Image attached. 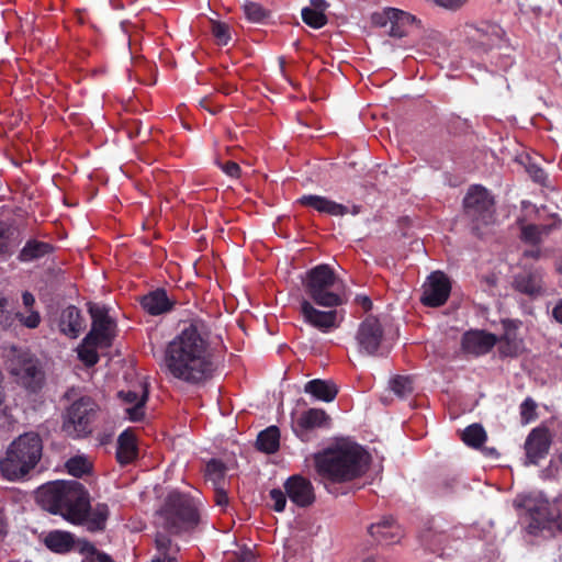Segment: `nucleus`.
<instances>
[{
	"mask_svg": "<svg viewBox=\"0 0 562 562\" xmlns=\"http://www.w3.org/2000/svg\"><path fill=\"white\" fill-rule=\"evenodd\" d=\"M166 372L190 385H199L214 371L210 329L202 319H192L166 346Z\"/></svg>",
	"mask_w": 562,
	"mask_h": 562,
	"instance_id": "obj_1",
	"label": "nucleus"
},
{
	"mask_svg": "<svg viewBox=\"0 0 562 562\" xmlns=\"http://www.w3.org/2000/svg\"><path fill=\"white\" fill-rule=\"evenodd\" d=\"M313 460L325 490L337 495V484L351 482L368 471L371 456L360 445L342 441L314 453Z\"/></svg>",
	"mask_w": 562,
	"mask_h": 562,
	"instance_id": "obj_2",
	"label": "nucleus"
},
{
	"mask_svg": "<svg viewBox=\"0 0 562 562\" xmlns=\"http://www.w3.org/2000/svg\"><path fill=\"white\" fill-rule=\"evenodd\" d=\"M38 505L72 525H83L90 510V495L78 481L48 482L36 492Z\"/></svg>",
	"mask_w": 562,
	"mask_h": 562,
	"instance_id": "obj_3",
	"label": "nucleus"
},
{
	"mask_svg": "<svg viewBox=\"0 0 562 562\" xmlns=\"http://www.w3.org/2000/svg\"><path fill=\"white\" fill-rule=\"evenodd\" d=\"M42 453L43 441L38 434L30 431L20 435L0 460V471L9 481L22 480L37 465Z\"/></svg>",
	"mask_w": 562,
	"mask_h": 562,
	"instance_id": "obj_4",
	"label": "nucleus"
},
{
	"mask_svg": "<svg viewBox=\"0 0 562 562\" xmlns=\"http://www.w3.org/2000/svg\"><path fill=\"white\" fill-rule=\"evenodd\" d=\"M157 515L161 527L172 535L192 530L200 522V513L194 499L180 492L169 493Z\"/></svg>",
	"mask_w": 562,
	"mask_h": 562,
	"instance_id": "obj_5",
	"label": "nucleus"
},
{
	"mask_svg": "<svg viewBox=\"0 0 562 562\" xmlns=\"http://www.w3.org/2000/svg\"><path fill=\"white\" fill-rule=\"evenodd\" d=\"M336 274L334 270L325 263L315 266L306 271L302 279V284L307 300L314 304L335 308L342 305L346 300L335 291Z\"/></svg>",
	"mask_w": 562,
	"mask_h": 562,
	"instance_id": "obj_6",
	"label": "nucleus"
},
{
	"mask_svg": "<svg viewBox=\"0 0 562 562\" xmlns=\"http://www.w3.org/2000/svg\"><path fill=\"white\" fill-rule=\"evenodd\" d=\"M98 405L90 396H81L66 409L63 431L72 438H83L92 432Z\"/></svg>",
	"mask_w": 562,
	"mask_h": 562,
	"instance_id": "obj_7",
	"label": "nucleus"
},
{
	"mask_svg": "<svg viewBox=\"0 0 562 562\" xmlns=\"http://www.w3.org/2000/svg\"><path fill=\"white\" fill-rule=\"evenodd\" d=\"M355 339L360 355L384 357L389 353L384 327L373 315L367 316L359 324Z\"/></svg>",
	"mask_w": 562,
	"mask_h": 562,
	"instance_id": "obj_8",
	"label": "nucleus"
},
{
	"mask_svg": "<svg viewBox=\"0 0 562 562\" xmlns=\"http://www.w3.org/2000/svg\"><path fill=\"white\" fill-rule=\"evenodd\" d=\"M463 209L473 223V229L490 224L494 215V199L482 186H472L463 199Z\"/></svg>",
	"mask_w": 562,
	"mask_h": 562,
	"instance_id": "obj_9",
	"label": "nucleus"
},
{
	"mask_svg": "<svg viewBox=\"0 0 562 562\" xmlns=\"http://www.w3.org/2000/svg\"><path fill=\"white\" fill-rule=\"evenodd\" d=\"M88 311L92 319V325L90 331L83 338L85 344L89 346L110 347L113 340L112 328L114 327V322L109 316L108 308L90 303Z\"/></svg>",
	"mask_w": 562,
	"mask_h": 562,
	"instance_id": "obj_10",
	"label": "nucleus"
},
{
	"mask_svg": "<svg viewBox=\"0 0 562 562\" xmlns=\"http://www.w3.org/2000/svg\"><path fill=\"white\" fill-rule=\"evenodd\" d=\"M504 35V30L494 23L465 25L467 43L477 54L490 52L503 41Z\"/></svg>",
	"mask_w": 562,
	"mask_h": 562,
	"instance_id": "obj_11",
	"label": "nucleus"
},
{
	"mask_svg": "<svg viewBox=\"0 0 562 562\" xmlns=\"http://www.w3.org/2000/svg\"><path fill=\"white\" fill-rule=\"evenodd\" d=\"M291 419L292 431L302 442H308L315 429L327 428L330 424L329 415L322 408H308L296 417L292 414Z\"/></svg>",
	"mask_w": 562,
	"mask_h": 562,
	"instance_id": "obj_12",
	"label": "nucleus"
},
{
	"mask_svg": "<svg viewBox=\"0 0 562 562\" xmlns=\"http://www.w3.org/2000/svg\"><path fill=\"white\" fill-rule=\"evenodd\" d=\"M544 274L542 268H525L514 276L512 286L516 292L528 296L530 300H537L547 293Z\"/></svg>",
	"mask_w": 562,
	"mask_h": 562,
	"instance_id": "obj_13",
	"label": "nucleus"
},
{
	"mask_svg": "<svg viewBox=\"0 0 562 562\" xmlns=\"http://www.w3.org/2000/svg\"><path fill=\"white\" fill-rule=\"evenodd\" d=\"M300 314L304 323L317 328L322 333H329L333 328L338 327L336 310L321 311L317 310L313 302L302 297L300 301Z\"/></svg>",
	"mask_w": 562,
	"mask_h": 562,
	"instance_id": "obj_14",
	"label": "nucleus"
},
{
	"mask_svg": "<svg viewBox=\"0 0 562 562\" xmlns=\"http://www.w3.org/2000/svg\"><path fill=\"white\" fill-rule=\"evenodd\" d=\"M283 488L289 499L297 507H310L316 499L312 482L301 474L289 476L283 483Z\"/></svg>",
	"mask_w": 562,
	"mask_h": 562,
	"instance_id": "obj_15",
	"label": "nucleus"
},
{
	"mask_svg": "<svg viewBox=\"0 0 562 562\" xmlns=\"http://www.w3.org/2000/svg\"><path fill=\"white\" fill-rule=\"evenodd\" d=\"M450 291L451 284L447 276L436 271L429 276L420 301L426 306L439 307L447 302Z\"/></svg>",
	"mask_w": 562,
	"mask_h": 562,
	"instance_id": "obj_16",
	"label": "nucleus"
},
{
	"mask_svg": "<svg viewBox=\"0 0 562 562\" xmlns=\"http://www.w3.org/2000/svg\"><path fill=\"white\" fill-rule=\"evenodd\" d=\"M497 344V336L485 330H469L462 335L463 353L480 357L488 353Z\"/></svg>",
	"mask_w": 562,
	"mask_h": 562,
	"instance_id": "obj_17",
	"label": "nucleus"
},
{
	"mask_svg": "<svg viewBox=\"0 0 562 562\" xmlns=\"http://www.w3.org/2000/svg\"><path fill=\"white\" fill-rule=\"evenodd\" d=\"M551 446V436L547 428H533L526 441L525 451L528 463L537 465L540 460L544 459Z\"/></svg>",
	"mask_w": 562,
	"mask_h": 562,
	"instance_id": "obj_18",
	"label": "nucleus"
},
{
	"mask_svg": "<svg viewBox=\"0 0 562 562\" xmlns=\"http://www.w3.org/2000/svg\"><path fill=\"white\" fill-rule=\"evenodd\" d=\"M504 333L498 338V351L502 357H517L524 350V340L518 336L519 321L505 319L502 322Z\"/></svg>",
	"mask_w": 562,
	"mask_h": 562,
	"instance_id": "obj_19",
	"label": "nucleus"
},
{
	"mask_svg": "<svg viewBox=\"0 0 562 562\" xmlns=\"http://www.w3.org/2000/svg\"><path fill=\"white\" fill-rule=\"evenodd\" d=\"M12 373L32 392L40 390L44 382V372L38 361L31 357L22 358L19 364L12 369Z\"/></svg>",
	"mask_w": 562,
	"mask_h": 562,
	"instance_id": "obj_20",
	"label": "nucleus"
},
{
	"mask_svg": "<svg viewBox=\"0 0 562 562\" xmlns=\"http://www.w3.org/2000/svg\"><path fill=\"white\" fill-rule=\"evenodd\" d=\"M368 531L375 540L384 544L397 543L404 536L402 527L392 516L383 517L378 522L370 525Z\"/></svg>",
	"mask_w": 562,
	"mask_h": 562,
	"instance_id": "obj_21",
	"label": "nucleus"
},
{
	"mask_svg": "<svg viewBox=\"0 0 562 562\" xmlns=\"http://www.w3.org/2000/svg\"><path fill=\"white\" fill-rule=\"evenodd\" d=\"M80 540H76L75 535L69 531L56 529L44 536L43 543L53 553L67 554L72 550L78 551Z\"/></svg>",
	"mask_w": 562,
	"mask_h": 562,
	"instance_id": "obj_22",
	"label": "nucleus"
},
{
	"mask_svg": "<svg viewBox=\"0 0 562 562\" xmlns=\"http://www.w3.org/2000/svg\"><path fill=\"white\" fill-rule=\"evenodd\" d=\"M297 203L330 216H344L349 212L346 205L316 194H304L297 199Z\"/></svg>",
	"mask_w": 562,
	"mask_h": 562,
	"instance_id": "obj_23",
	"label": "nucleus"
},
{
	"mask_svg": "<svg viewBox=\"0 0 562 562\" xmlns=\"http://www.w3.org/2000/svg\"><path fill=\"white\" fill-rule=\"evenodd\" d=\"M85 318L75 305L65 307L58 319L59 331L68 338L75 339L85 329Z\"/></svg>",
	"mask_w": 562,
	"mask_h": 562,
	"instance_id": "obj_24",
	"label": "nucleus"
},
{
	"mask_svg": "<svg viewBox=\"0 0 562 562\" xmlns=\"http://www.w3.org/2000/svg\"><path fill=\"white\" fill-rule=\"evenodd\" d=\"M139 304L146 313L157 316L171 311L175 302L168 297L165 289L158 288L143 295L139 299Z\"/></svg>",
	"mask_w": 562,
	"mask_h": 562,
	"instance_id": "obj_25",
	"label": "nucleus"
},
{
	"mask_svg": "<svg viewBox=\"0 0 562 562\" xmlns=\"http://www.w3.org/2000/svg\"><path fill=\"white\" fill-rule=\"evenodd\" d=\"M119 397L126 404H133L126 408V414L132 422H140L145 417V405L148 400V390L146 385H142V394L136 391H120Z\"/></svg>",
	"mask_w": 562,
	"mask_h": 562,
	"instance_id": "obj_26",
	"label": "nucleus"
},
{
	"mask_svg": "<svg viewBox=\"0 0 562 562\" xmlns=\"http://www.w3.org/2000/svg\"><path fill=\"white\" fill-rule=\"evenodd\" d=\"M138 456L135 435L131 430L120 434L116 445V460L121 465L132 463Z\"/></svg>",
	"mask_w": 562,
	"mask_h": 562,
	"instance_id": "obj_27",
	"label": "nucleus"
},
{
	"mask_svg": "<svg viewBox=\"0 0 562 562\" xmlns=\"http://www.w3.org/2000/svg\"><path fill=\"white\" fill-rule=\"evenodd\" d=\"M54 246L49 243L35 238L29 239L18 255L20 262H32L40 260L54 251Z\"/></svg>",
	"mask_w": 562,
	"mask_h": 562,
	"instance_id": "obj_28",
	"label": "nucleus"
},
{
	"mask_svg": "<svg viewBox=\"0 0 562 562\" xmlns=\"http://www.w3.org/2000/svg\"><path fill=\"white\" fill-rule=\"evenodd\" d=\"M391 14L389 35L402 38L408 35V29L416 22V18L405 11L389 8Z\"/></svg>",
	"mask_w": 562,
	"mask_h": 562,
	"instance_id": "obj_29",
	"label": "nucleus"
},
{
	"mask_svg": "<svg viewBox=\"0 0 562 562\" xmlns=\"http://www.w3.org/2000/svg\"><path fill=\"white\" fill-rule=\"evenodd\" d=\"M22 243L20 231L16 226L0 222V255L10 256Z\"/></svg>",
	"mask_w": 562,
	"mask_h": 562,
	"instance_id": "obj_30",
	"label": "nucleus"
},
{
	"mask_svg": "<svg viewBox=\"0 0 562 562\" xmlns=\"http://www.w3.org/2000/svg\"><path fill=\"white\" fill-rule=\"evenodd\" d=\"M304 391L323 402L334 401L338 393L334 383L321 379L308 381L304 386Z\"/></svg>",
	"mask_w": 562,
	"mask_h": 562,
	"instance_id": "obj_31",
	"label": "nucleus"
},
{
	"mask_svg": "<svg viewBox=\"0 0 562 562\" xmlns=\"http://www.w3.org/2000/svg\"><path fill=\"white\" fill-rule=\"evenodd\" d=\"M256 447L259 451L271 454L279 450L280 430L277 426H269L261 430L256 440Z\"/></svg>",
	"mask_w": 562,
	"mask_h": 562,
	"instance_id": "obj_32",
	"label": "nucleus"
},
{
	"mask_svg": "<svg viewBox=\"0 0 562 562\" xmlns=\"http://www.w3.org/2000/svg\"><path fill=\"white\" fill-rule=\"evenodd\" d=\"M109 515V506L105 503H98L93 508L90 506L87 520L83 524H87L89 531H103Z\"/></svg>",
	"mask_w": 562,
	"mask_h": 562,
	"instance_id": "obj_33",
	"label": "nucleus"
},
{
	"mask_svg": "<svg viewBox=\"0 0 562 562\" xmlns=\"http://www.w3.org/2000/svg\"><path fill=\"white\" fill-rule=\"evenodd\" d=\"M529 513L530 521L528 529L531 533H536L547 527L548 524V505L540 504L535 506L525 505Z\"/></svg>",
	"mask_w": 562,
	"mask_h": 562,
	"instance_id": "obj_34",
	"label": "nucleus"
},
{
	"mask_svg": "<svg viewBox=\"0 0 562 562\" xmlns=\"http://www.w3.org/2000/svg\"><path fill=\"white\" fill-rule=\"evenodd\" d=\"M422 541L428 550L442 557L449 536L445 531L428 530L422 536Z\"/></svg>",
	"mask_w": 562,
	"mask_h": 562,
	"instance_id": "obj_35",
	"label": "nucleus"
},
{
	"mask_svg": "<svg viewBox=\"0 0 562 562\" xmlns=\"http://www.w3.org/2000/svg\"><path fill=\"white\" fill-rule=\"evenodd\" d=\"M462 441L472 448H480L487 439L485 429L481 424H471L462 432Z\"/></svg>",
	"mask_w": 562,
	"mask_h": 562,
	"instance_id": "obj_36",
	"label": "nucleus"
},
{
	"mask_svg": "<svg viewBox=\"0 0 562 562\" xmlns=\"http://www.w3.org/2000/svg\"><path fill=\"white\" fill-rule=\"evenodd\" d=\"M78 552L85 555V561L87 562H114L108 553L99 551L94 544L88 540L79 541Z\"/></svg>",
	"mask_w": 562,
	"mask_h": 562,
	"instance_id": "obj_37",
	"label": "nucleus"
},
{
	"mask_svg": "<svg viewBox=\"0 0 562 562\" xmlns=\"http://www.w3.org/2000/svg\"><path fill=\"white\" fill-rule=\"evenodd\" d=\"M155 543L160 554L158 558L161 559L169 560L171 558H176V554L180 550L178 544L173 543L170 537L164 532H157Z\"/></svg>",
	"mask_w": 562,
	"mask_h": 562,
	"instance_id": "obj_38",
	"label": "nucleus"
},
{
	"mask_svg": "<svg viewBox=\"0 0 562 562\" xmlns=\"http://www.w3.org/2000/svg\"><path fill=\"white\" fill-rule=\"evenodd\" d=\"M243 9L247 20L252 23H265L271 15L268 9L254 1L246 2Z\"/></svg>",
	"mask_w": 562,
	"mask_h": 562,
	"instance_id": "obj_39",
	"label": "nucleus"
},
{
	"mask_svg": "<svg viewBox=\"0 0 562 562\" xmlns=\"http://www.w3.org/2000/svg\"><path fill=\"white\" fill-rule=\"evenodd\" d=\"M302 21L312 29L318 30L328 23L326 14L310 7H305L301 11Z\"/></svg>",
	"mask_w": 562,
	"mask_h": 562,
	"instance_id": "obj_40",
	"label": "nucleus"
},
{
	"mask_svg": "<svg viewBox=\"0 0 562 562\" xmlns=\"http://www.w3.org/2000/svg\"><path fill=\"white\" fill-rule=\"evenodd\" d=\"M226 464L218 459H211L205 465V476L211 480L214 485H220L226 474Z\"/></svg>",
	"mask_w": 562,
	"mask_h": 562,
	"instance_id": "obj_41",
	"label": "nucleus"
},
{
	"mask_svg": "<svg viewBox=\"0 0 562 562\" xmlns=\"http://www.w3.org/2000/svg\"><path fill=\"white\" fill-rule=\"evenodd\" d=\"M66 468L68 473L72 476L81 477L90 472L91 464L83 457H74L66 462Z\"/></svg>",
	"mask_w": 562,
	"mask_h": 562,
	"instance_id": "obj_42",
	"label": "nucleus"
},
{
	"mask_svg": "<svg viewBox=\"0 0 562 562\" xmlns=\"http://www.w3.org/2000/svg\"><path fill=\"white\" fill-rule=\"evenodd\" d=\"M390 385L391 390L401 397L413 392V381L409 376L396 375L391 380Z\"/></svg>",
	"mask_w": 562,
	"mask_h": 562,
	"instance_id": "obj_43",
	"label": "nucleus"
},
{
	"mask_svg": "<svg viewBox=\"0 0 562 562\" xmlns=\"http://www.w3.org/2000/svg\"><path fill=\"white\" fill-rule=\"evenodd\" d=\"M542 233V226L536 224H528L522 226L521 228V239L526 243L536 246L541 241Z\"/></svg>",
	"mask_w": 562,
	"mask_h": 562,
	"instance_id": "obj_44",
	"label": "nucleus"
},
{
	"mask_svg": "<svg viewBox=\"0 0 562 562\" xmlns=\"http://www.w3.org/2000/svg\"><path fill=\"white\" fill-rule=\"evenodd\" d=\"M212 35L215 37L217 44L227 45L231 40L229 26L225 22L212 21L211 25Z\"/></svg>",
	"mask_w": 562,
	"mask_h": 562,
	"instance_id": "obj_45",
	"label": "nucleus"
},
{
	"mask_svg": "<svg viewBox=\"0 0 562 562\" xmlns=\"http://www.w3.org/2000/svg\"><path fill=\"white\" fill-rule=\"evenodd\" d=\"M98 346L86 345L82 340V346L78 350L79 359L89 368L95 366L99 361V355L95 349Z\"/></svg>",
	"mask_w": 562,
	"mask_h": 562,
	"instance_id": "obj_46",
	"label": "nucleus"
},
{
	"mask_svg": "<svg viewBox=\"0 0 562 562\" xmlns=\"http://www.w3.org/2000/svg\"><path fill=\"white\" fill-rule=\"evenodd\" d=\"M520 417L522 423L528 424L537 419V403L527 397L520 405Z\"/></svg>",
	"mask_w": 562,
	"mask_h": 562,
	"instance_id": "obj_47",
	"label": "nucleus"
},
{
	"mask_svg": "<svg viewBox=\"0 0 562 562\" xmlns=\"http://www.w3.org/2000/svg\"><path fill=\"white\" fill-rule=\"evenodd\" d=\"M526 169L533 182H536L542 187H548V188L550 187L548 175L543 168H541L540 166H538L536 164L530 162Z\"/></svg>",
	"mask_w": 562,
	"mask_h": 562,
	"instance_id": "obj_48",
	"label": "nucleus"
},
{
	"mask_svg": "<svg viewBox=\"0 0 562 562\" xmlns=\"http://www.w3.org/2000/svg\"><path fill=\"white\" fill-rule=\"evenodd\" d=\"M269 497L272 502L271 507L274 512L282 513L285 509L288 498L285 491L272 488L269 492Z\"/></svg>",
	"mask_w": 562,
	"mask_h": 562,
	"instance_id": "obj_49",
	"label": "nucleus"
},
{
	"mask_svg": "<svg viewBox=\"0 0 562 562\" xmlns=\"http://www.w3.org/2000/svg\"><path fill=\"white\" fill-rule=\"evenodd\" d=\"M15 318H18L23 326L30 329L37 328L42 319L40 313L35 310L29 311V315L18 312L15 314Z\"/></svg>",
	"mask_w": 562,
	"mask_h": 562,
	"instance_id": "obj_50",
	"label": "nucleus"
},
{
	"mask_svg": "<svg viewBox=\"0 0 562 562\" xmlns=\"http://www.w3.org/2000/svg\"><path fill=\"white\" fill-rule=\"evenodd\" d=\"M8 300L3 296H0V327L5 329L10 327L14 321L11 312L7 310Z\"/></svg>",
	"mask_w": 562,
	"mask_h": 562,
	"instance_id": "obj_51",
	"label": "nucleus"
},
{
	"mask_svg": "<svg viewBox=\"0 0 562 562\" xmlns=\"http://www.w3.org/2000/svg\"><path fill=\"white\" fill-rule=\"evenodd\" d=\"M218 166L222 169V171L231 178L238 179L241 175L240 166L233 160L220 164Z\"/></svg>",
	"mask_w": 562,
	"mask_h": 562,
	"instance_id": "obj_52",
	"label": "nucleus"
},
{
	"mask_svg": "<svg viewBox=\"0 0 562 562\" xmlns=\"http://www.w3.org/2000/svg\"><path fill=\"white\" fill-rule=\"evenodd\" d=\"M371 20L375 26L380 27H384L390 24L391 14L389 13V8H386L383 12L373 13Z\"/></svg>",
	"mask_w": 562,
	"mask_h": 562,
	"instance_id": "obj_53",
	"label": "nucleus"
},
{
	"mask_svg": "<svg viewBox=\"0 0 562 562\" xmlns=\"http://www.w3.org/2000/svg\"><path fill=\"white\" fill-rule=\"evenodd\" d=\"M9 533V521L5 509L0 505V542H2Z\"/></svg>",
	"mask_w": 562,
	"mask_h": 562,
	"instance_id": "obj_54",
	"label": "nucleus"
},
{
	"mask_svg": "<svg viewBox=\"0 0 562 562\" xmlns=\"http://www.w3.org/2000/svg\"><path fill=\"white\" fill-rule=\"evenodd\" d=\"M214 499L218 506H226L228 504V495L221 484L215 485Z\"/></svg>",
	"mask_w": 562,
	"mask_h": 562,
	"instance_id": "obj_55",
	"label": "nucleus"
},
{
	"mask_svg": "<svg viewBox=\"0 0 562 562\" xmlns=\"http://www.w3.org/2000/svg\"><path fill=\"white\" fill-rule=\"evenodd\" d=\"M467 0H435V2L446 9L456 10L460 8Z\"/></svg>",
	"mask_w": 562,
	"mask_h": 562,
	"instance_id": "obj_56",
	"label": "nucleus"
},
{
	"mask_svg": "<svg viewBox=\"0 0 562 562\" xmlns=\"http://www.w3.org/2000/svg\"><path fill=\"white\" fill-rule=\"evenodd\" d=\"M229 562H256V557L250 550H246Z\"/></svg>",
	"mask_w": 562,
	"mask_h": 562,
	"instance_id": "obj_57",
	"label": "nucleus"
},
{
	"mask_svg": "<svg viewBox=\"0 0 562 562\" xmlns=\"http://www.w3.org/2000/svg\"><path fill=\"white\" fill-rule=\"evenodd\" d=\"M22 302H23V305L25 306V308L27 311H31V310H33V307L35 305V297L31 292L24 291L22 293Z\"/></svg>",
	"mask_w": 562,
	"mask_h": 562,
	"instance_id": "obj_58",
	"label": "nucleus"
},
{
	"mask_svg": "<svg viewBox=\"0 0 562 562\" xmlns=\"http://www.w3.org/2000/svg\"><path fill=\"white\" fill-rule=\"evenodd\" d=\"M356 303L359 304L363 311L368 312L372 308V301L367 295H357L355 299Z\"/></svg>",
	"mask_w": 562,
	"mask_h": 562,
	"instance_id": "obj_59",
	"label": "nucleus"
},
{
	"mask_svg": "<svg viewBox=\"0 0 562 562\" xmlns=\"http://www.w3.org/2000/svg\"><path fill=\"white\" fill-rule=\"evenodd\" d=\"M142 128V123L138 121L133 122L131 125L127 126V134L128 137L134 138L139 136Z\"/></svg>",
	"mask_w": 562,
	"mask_h": 562,
	"instance_id": "obj_60",
	"label": "nucleus"
},
{
	"mask_svg": "<svg viewBox=\"0 0 562 562\" xmlns=\"http://www.w3.org/2000/svg\"><path fill=\"white\" fill-rule=\"evenodd\" d=\"M310 8L325 13L329 8V3L326 0H310Z\"/></svg>",
	"mask_w": 562,
	"mask_h": 562,
	"instance_id": "obj_61",
	"label": "nucleus"
},
{
	"mask_svg": "<svg viewBox=\"0 0 562 562\" xmlns=\"http://www.w3.org/2000/svg\"><path fill=\"white\" fill-rule=\"evenodd\" d=\"M552 316L558 323L562 324V299L553 307Z\"/></svg>",
	"mask_w": 562,
	"mask_h": 562,
	"instance_id": "obj_62",
	"label": "nucleus"
},
{
	"mask_svg": "<svg viewBox=\"0 0 562 562\" xmlns=\"http://www.w3.org/2000/svg\"><path fill=\"white\" fill-rule=\"evenodd\" d=\"M540 254H541V251L539 248H533V249L525 250L524 256L527 258L538 259L540 257Z\"/></svg>",
	"mask_w": 562,
	"mask_h": 562,
	"instance_id": "obj_63",
	"label": "nucleus"
},
{
	"mask_svg": "<svg viewBox=\"0 0 562 562\" xmlns=\"http://www.w3.org/2000/svg\"><path fill=\"white\" fill-rule=\"evenodd\" d=\"M151 562H177V558H171L169 560L161 559V558H156Z\"/></svg>",
	"mask_w": 562,
	"mask_h": 562,
	"instance_id": "obj_64",
	"label": "nucleus"
}]
</instances>
